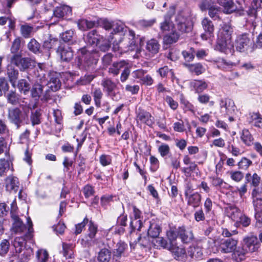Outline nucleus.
I'll list each match as a JSON object with an SVG mask.
<instances>
[{
    "mask_svg": "<svg viewBox=\"0 0 262 262\" xmlns=\"http://www.w3.org/2000/svg\"><path fill=\"white\" fill-rule=\"evenodd\" d=\"M27 221L29 227L27 233L25 234V236L16 237L15 238L13 242L15 252L18 253V257L21 259L22 262L27 261L30 258L33 252L32 249H26L24 250L23 254H20L24 250V247L25 241L26 239H30L32 237L33 224L30 217L28 218Z\"/></svg>",
    "mask_w": 262,
    "mask_h": 262,
    "instance_id": "1",
    "label": "nucleus"
},
{
    "mask_svg": "<svg viewBox=\"0 0 262 262\" xmlns=\"http://www.w3.org/2000/svg\"><path fill=\"white\" fill-rule=\"evenodd\" d=\"M166 235L171 242L175 241L177 237H179L182 243L188 244L194 238L192 231L186 229L184 226L179 227L178 228H170L167 231Z\"/></svg>",
    "mask_w": 262,
    "mask_h": 262,
    "instance_id": "2",
    "label": "nucleus"
},
{
    "mask_svg": "<svg viewBox=\"0 0 262 262\" xmlns=\"http://www.w3.org/2000/svg\"><path fill=\"white\" fill-rule=\"evenodd\" d=\"M34 73L36 77L39 79L40 83L37 82L34 83L31 92L32 97L35 98V100H37L40 97L42 93L43 86L42 83L45 81V74L42 73V70L40 68L39 69H36Z\"/></svg>",
    "mask_w": 262,
    "mask_h": 262,
    "instance_id": "3",
    "label": "nucleus"
},
{
    "mask_svg": "<svg viewBox=\"0 0 262 262\" xmlns=\"http://www.w3.org/2000/svg\"><path fill=\"white\" fill-rule=\"evenodd\" d=\"M8 117L9 121L14 124L17 128H19L24 120L21 111L18 107H12L8 109Z\"/></svg>",
    "mask_w": 262,
    "mask_h": 262,
    "instance_id": "4",
    "label": "nucleus"
},
{
    "mask_svg": "<svg viewBox=\"0 0 262 262\" xmlns=\"http://www.w3.org/2000/svg\"><path fill=\"white\" fill-rule=\"evenodd\" d=\"M32 60L30 58H23L21 55L14 54L11 58V62L15 64L21 71L27 69L31 65Z\"/></svg>",
    "mask_w": 262,
    "mask_h": 262,
    "instance_id": "5",
    "label": "nucleus"
},
{
    "mask_svg": "<svg viewBox=\"0 0 262 262\" xmlns=\"http://www.w3.org/2000/svg\"><path fill=\"white\" fill-rule=\"evenodd\" d=\"M215 50L225 54H231L233 51V42L231 40L217 38Z\"/></svg>",
    "mask_w": 262,
    "mask_h": 262,
    "instance_id": "6",
    "label": "nucleus"
},
{
    "mask_svg": "<svg viewBox=\"0 0 262 262\" xmlns=\"http://www.w3.org/2000/svg\"><path fill=\"white\" fill-rule=\"evenodd\" d=\"M221 112L224 115H230L232 114L235 109V105L233 100L226 99L225 100L222 99L220 101Z\"/></svg>",
    "mask_w": 262,
    "mask_h": 262,
    "instance_id": "7",
    "label": "nucleus"
},
{
    "mask_svg": "<svg viewBox=\"0 0 262 262\" xmlns=\"http://www.w3.org/2000/svg\"><path fill=\"white\" fill-rule=\"evenodd\" d=\"M244 242V244L243 246L245 248V250L248 251L249 253L256 251L259 247V244L257 237L255 236H251L245 238Z\"/></svg>",
    "mask_w": 262,
    "mask_h": 262,
    "instance_id": "8",
    "label": "nucleus"
},
{
    "mask_svg": "<svg viewBox=\"0 0 262 262\" xmlns=\"http://www.w3.org/2000/svg\"><path fill=\"white\" fill-rule=\"evenodd\" d=\"M251 44V42L248 35L243 34L237 37L235 46L237 50L242 52L247 50Z\"/></svg>",
    "mask_w": 262,
    "mask_h": 262,
    "instance_id": "9",
    "label": "nucleus"
},
{
    "mask_svg": "<svg viewBox=\"0 0 262 262\" xmlns=\"http://www.w3.org/2000/svg\"><path fill=\"white\" fill-rule=\"evenodd\" d=\"M202 25L205 33L202 34L201 38L204 40H207L213 36L214 26L212 22L208 18H204L202 20Z\"/></svg>",
    "mask_w": 262,
    "mask_h": 262,
    "instance_id": "10",
    "label": "nucleus"
},
{
    "mask_svg": "<svg viewBox=\"0 0 262 262\" xmlns=\"http://www.w3.org/2000/svg\"><path fill=\"white\" fill-rule=\"evenodd\" d=\"M253 205L255 211V218L256 220V226L260 228L262 226V199H253Z\"/></svg>",
    "mask_w": 262,
    "mask_h": 262,
    "instance_id": "11",
    "label": "nucleus"
},
{
    "mask_svg": "<svg viewBox=\"0 0 262 262\" xmlns=\"http://www.w3.org/2000/svg\"><path fill=\"white\" fill-rule=\"evenodd\" d=\"M237 244V241L233 238H229L223 240L220 245L221 251L224 253H229L234 251Z\"/></svg>",
    "mask_w": 262,
    "mask_h": 262,
    "instance_id": "12",
    "label": "nucleus"
},
{
    "mask_svg": "<svg viewBox=\"0 0 262 262\" xmlns=\"http://www.w3.org/2000/svg\"><path fill=\"white\" fill-rule=\"evenodd\" d=\"M57 52L60 54L61 59L63 61L69 62L73 58V51L71 48L68 45H60Z\"/></svg>",
    "mask_w": 262,
    "mask_h": 262,
    "instance_id": "13",
    "label": "nucleus"
},
{
    "mask_svg": "<svg viewBox=\"0 0 262 262\" xmlns=\"http://www.w3.org/2000/svg\"><path fill=\"white\" fill-rule=\"evenodd\" d=\"M147 235L152 238L158 237L161 232V228L157 222L154 220L147 225Z\"/></svg>",
    "mask_w": 262,
    "mask_h": 262,
    "instance_id": "14",
    "label": "nucleus"
},
{
    "mask_svg": "<svg viewBox=\"0 0 262 262\" xmlns=\"http://www.w3.org/2000/svg\"><path fill=\"white\" fill-rule=\"evenodd\" d=\"M13 221L12 227V231L15 233H27V227L18 215H12Z\"/></svg>",
    "mask_w": 262,
    "mask_h": 262,
    "instance_id": "15",
    "label": "nucleus"
},
{
    "mask_svg": "<svg viewBox=\"0 0 262 262\" xmlns=\"http://www.w3.org/2000/svg\"><path fill=\"white\" fill-rule=\"evenodd\" d=\"M185 200L188 206L196 208L201 204L202 196L198 192H194L193 193L185 196Z\"/></svg>",
    "mask_w": 262,
    "mask_h": 262,
    "instance_id": "16",
    "label": "nucleus"
},
{
    "mask_svg": "<svg viewBox=\"0 0 262 262\" xmlns=\"http://www.w3.org/2000/svg\"><path fill=\"white\" fill-rule=\"evenodd\" d=\"M218 33L219 38H223L231 40V35L233 30L229 24L223 23Z\"/></svg>",
    "mask_w": 262,
    "mask_h": 262,
    "instance_id": "17",
    "label": "nucleus"
},
{
    "mask_svg": "<svg viewBox=\"0 0 262 262\" xmlns=\"http://www.w3.org/2000/svg\"><path fill=\"white\" fill-rule=\"evenodd\" d=\"M252 6L253 7V10H252L253 15L251 16V18L248 20V22H251L254 30L257 26V18L256 10L262 8V0H253Z\"/></svg>",
    "mask_w": 262,
    "mask_h": 262,
    "instance_id": "18",
    "label": "nucleus"
},
{
    "mask_svg": "<svg viewBox=\"0 0 262 262\" xmlns=\"http://www.w3.org/2000/svg\"><path fill=\"white\" fill-rule=\"evenodd\" d=\"M6 188L9 191H14L16 192L19 188V182L16 177L13 176H9L5 180Z\"/></svg>",
    "mask_w": 262,
    "mask_h": 262,
    "instance_id": "19",
    "label": "nucleus"
},
{
    "mask_svg": "<svg viewBox=\"0 0 262 262\" xmlns=\"http://www.w3.org/2000/svg\"><path fill=\"white\" fill-rule=\"evenodd\" d=\"M103 39L96 33V31L93 30L88 33L84 38L85 41L91 46H97L100 43L101 39Z\"/></svg>",
    "mask_w": 262,
    "mask_h": 262,
    "instance_id": "20",
    "label": "nucleus"
},
{
    "mask_svg": "<svg viewBox=\"0 0 262 262\" xmlns=\"http://www.w3.org/2000/svg\"><path fill=\"white\" fill-rule=\"evenodd\" d=\"M128 63L125 60H121L119 62H115L108 68V72L112 74L114 76H117L120 72V70L123 69L127 66Z\"/></svg>",
    "mask_w": 262,
    "mask_h": 262,
    "instance_id": "21",
    "label": "nucleus"
},
{
    "mask_svg": "<svg viewBox=\"0 0 262 262\" xmlns=\"http://www.w3.org/2000/svg\"><path fill=\"white\" fill-rule=\"evenodd\" d=\"M137 119L148 126H151L154 123V117L149 112L145 111L139 112L137 115Z\"/></svg>",
    "mask_w": 262,
    "mask_h": 262,
    "instance_id": "22",
    "label": "nucleus"
},
{
    "mask_svg": "<svg viewBox=\"0 0 262 262\" xmlns=\"http://www.w3.org/2000/svg\"><path fill=\"white\" fill-rule=\"evenodd\" d=\"M71 13V8L68 6L63 5L56 7L54 11L53 15L55 17L60 18L65 16H69Z\"/></svg>",
    "mask_w": 262,
    "mask_h": 262,
    "instance_id": "23",
    "label": "nucleus"
},
{
    "mask_svg": "<svg viewBox=\"0 0 262 262\" xmlns=\"http://www.w3.org/2000/svg\"><path fill=\"white\" fill-rule=\"evenodd\" d=\"M190 87L196 93H201L208 86L207 83L202 80H194L190 83Z\"/></svg>",
    "mask_w": 262,
    "mask_h": 262,
    "instance_id": "24",
    "label": "nucleus"
},
{
    "mask_svg": "<svg viewBox=\"0 0 262 262\" xmlns=\"http://www.w3.org/2000/svg\"><path fill=\"white\" fill-rule=\"evenodd\" d=\"M128 246L127 244L123 242H118L116 246V248L113 251V256L116 258H120L125 255V252L127 249Z\"/></svg>",
    "mask_w": 262,
    "mask_h": 262,
    "instance_id": "25",
    "label": "nucleus"
},
{
    "mask_svg": "<svg viewBox=\"0 0 262 262\" xmlns=\"http://www.w3.org/2000/svg\"><path fill=\"white\" fill-rule=\"evenodd\" d=\"M226 211L229 217L234 221H238L242 214L240 209L235 206L228 207Z\"/></svg>",
    "mask_w": 262,
    "mask_h": 262,
    "instance_id": "26",
    "label": "nucleus"
},
{
    "mask_svg": "<svg viewBox=\"0 0 262 262\" xmlns=\"http://www.w3.org/2000/svg\"><path fill=\"white\" fill-rule=\"evenodd\" d=\"M217 3L224 8V10L227 13H231L234 12L236 7L234 4L233 0H216Z\"/></svg>",
    "mask_w": 262,
    "mask_h": 262,
    "instance_id": "27",
    "label": "nucleus"
},
{
    "mask_svg": "<svg viewBox=\"0 0 262 262\" xmlns=\"http://www.w3.org/2000/svg\"><path fill=\"white\" fill-rule=\"evenodd\" d=\"M101 84L106 94L111 93L117 87L116 84L109 78H103L101 81Z\"/></svg>",
    "mask_w": 262,
    "mask_h": 262,
    "instance_id": "28",
    "label": "nucleus"
},
{
    "mask_svg": "<svg viewBox=\"0 0 262 262\" xmlns=\"http://www.w3.org/2000/svg\"><path fill=\"white\" fill-rule=\"evenodd\" d=\"M249 121L257 127L262 128V116L258 112L249 114Z\"/></svg>",
    "mask_w": 262,
    "mask_h": 262,
    "instance_id": "29",
    "label": "nucleus"
},
{
    "mask_svg": "<svg viewBox=\"0 0 262 262\" xmlns=\"http://www.w3.org/2000/svg\"><path fill=\"white\" fill-rule=\"evenodd\" d=\"M183 64L191 73H193L196 75H200L205 71L204 68L200 63L194 64L184 63Z\"/></svg>",
    "mask_w": 262,
    "mask_h": 262,
    "instance_id": "30",
    "label": "nucleus"
},
{
    "mask_svg": "<svg viewBox=\"0 0 262 262\" xmlns=\"http://www.w3.org/2000/svg\"><path fill=\"white\" fill-rule=\"evenodd\" d=\"M91 94L93 97L96 106L98 108L101 107V99L103 94L99 88H95L92 90Z\"/></svg>",
    "mask_w": 262,
    "mask_h": 262,
    "instance_id": "31",
    "label": "nucleus"
},
{
    "mask_svg": "<svg viewBox=\"0 0 262 262\" xmlns=\"http://www.w3.org/2000/svg\"><path fill=\"white\" fill-rule=\"evenodd\" d=\"M241 139L242 142L248 146H251L253 143L254 139L247 129H244L241 133Z\"/></svg>",
    "mask_w": 262,
    "mask_h": 262,
    "instance_id": "32",
    "label": "nucleus"
},
{
    "mask_svg": "<svg viewBox=\"0 0 262 262\" xmlns=\"http://www.w3.org/2000/svg\"><path fill=\"white\" fill-rule=\"evenodd\" d=\"M188 254L192 258L201 259L203 256V250L198 246H191L189 247Z\"/></svg>",
    "mask_w": 262,
    "mask_h": 262,
    "instance_id": "33",
    "label": "nucleus"
},
{
    "mask_svg": "<svg viewBox=\"0 0 262 262\" xmlns=\"http://www.w3.org/2000/svg\"><path fill=\"white\" fill-rule=\"evenodd\" d=\"M20 31L21 35L25 38H28L32 36L34 33L33 26L26 23L20 26Z\"/></svg>",
    "mask_w": 262,
    "mask_h": 262,
    "instance_id": "34",
    "label": "nucleus"
},
{
    "mask_svg": "<svg viewBox=\"0 0 262 262\" xmlns=\"http://www.w3.org/2000/svg\"><path fill=\"white\" fill-rule=\"evenodd\" d=\"M111 259V252L106 248L102 249L98 253L97 259L99 262H110Z\"/></svg>",
    "mask_w": 262,
    "mask_h": 262,
    "instance_id": "35",
    "label": "nucleus"
},
{
    "mask_svg": "<svg viewBox=\"0 0 262 262\" xmlns=\"http://www.w3.org/2000/svg\"><path fill=\"white\" fill-rule=\"evenodd\" d=\"M159 48L160 45L158 41L155 39H151L146 43V49L151 54L157 53L159 52Z\"/></svg>",
    "mask_w": 262,
    "mask_h": 262,
    "instance_id": "36",
    "label": "nucleus"
},
{
    "mask_svg": "<svg viewBox=\"0 0 262 262\" xmlns=\"http://www.w3.org/2000/svg\"><path fill=\"white\" fill-rule=\"evenodd\" d=\"M82 55L79 57V60H81L80 63L82 61L85 64V66H90L93 63V58L92 57L91 53L89 52H86L85 49L81 50Z\"/></svg>",
    "mask_w": 262,
    "mask_h": 262,
    "instance_id": "37",
    "label": "nucleus"
},
{
    "mask_svg": "<svg viewBox=\"0 0 262 262\" xmlns=\"http://www.w3.org/2000/svg\"><path fill=\"white\" fill-rule=\"evenodd\" d=\"M168 249L176 257L178 258L183 256L186 253L184 248L178 247L172 243L170 244Z\"/></svg>",
    "mask_w": 262,
    "mask_h": 262,
    "instance_id": "38",
    "label": "nucleus"
},
{
    "mask_svg": "<svg viewBox=\"0 0 262 262\" xmlns=\"http://www.w3.org/2000/svg\"><path fill=\"white\" fill-rule=\"evenodd\" d=\"M145 224L143 225L140 220L133 219L131 218L129 228L130 233L135 231V230L141 231L142 228H145Z\"/></svg>",
    "mask_w": 262,
    "mask_h": 262,
    "instance_id": "39",
    "label": "nucleus"
},
{
    "mask_svg": "<svg viewBox=\"0 0 262 262\" xmlns=\"http://www.w3.org/2000/svg\"><path fill=\"white\" fill-rule=\"evenodd\" d=\"M28 49L34 54H38L41 52L40 43L34 38H32L28 43Z\"/></svg>",
    "mask_w": 262,
    "mask_h": 262,
    "instance_id": "40",
    "label": "nucleus"
},
{
    "mask_svg": "<svg viewBox=\"0 0 262 262\" xmlns=\"http://www.w3.org/2000/svg\"><path fill=\"white\" fill-rule=\"evenodd\" d=\"M180 37V35L174 31L164 37V42L166 44H172L176 42Z\"/></svg>",
    "mask_w": 262,
    "mask_h": 262,
    "instance_id": "41",
    "label": "nucleus"
},
{
    "mask_svg": "<svg viewBox=\"0 0 262 262\" xmlns=\"http://www.w3.org/2000/svg\"><path fill=\"white\" fill-rule=\"evenodd\" d=\"M48 85L53 91H56L60 88L61 82L57 77L53 76L51 77Z\"/></svg>",
    "mask_w": 262,
    "mask_h": 262,
    "instance_id": "42",
    "label": "nucleus"
},
{
    "mask_svg": "<svg viewBox=\"0 0 262 262\" xmlns=\"http://www.w3.org/2000/svg\"><path fill=\"white\" fill-rule=\"evenodd\" d=\"M73 245L71 244L62 243V254L67 259L71 258L73 254Z\"/></svg>",
    "mask_w": 262,
    "mask_h": 262,
    "instance_id": "43",
    "label": "nucleus"
},
{
    "mask_svg": "<svg viewBox=\"0 0 262 262\" xmlns=\"http://www.w3.org/2000/svg\"><path fill=\"white\" fill-rule=\"evenodd\" d=\"M97 243V241L94 237H90L86 234L84 237L80 240V244L84 248H89Z\"/></svg>",
    "mask_w": 262,
    "mask_h": 262,
    "instance_id": "44",
    "label": "nucleus"
},
{
    "mask_svg": "<svg viewBox=\"0 0 262 262\" xmlns=\"http://www.w3.org/2000/svg\"><path fill=\"white\" fill-rule=\"evenodd\" d=\"M10 162L5 159H0V177L4 176L10 169Z\"/></svg>",
    "mask_w": 262,
    "mask_h": 262,
    "instance_id": "45",
    "label": "nucleus"
},
{
    "mask_svg": "<svg viewBox=\"0 0 262 262\" xmlns=\"http://www.w3.org/2000/svg\"><path fill=\"white\" fill-rule=\"evenodd\" d=\"M248 253V251L245 250V248L243 246L242 248H238L234 252L233 257L237 261H241L245 258L246 254Z\"/></svg>",
    "mask_w": 262,
    "mask_h": 262,
    "instance_id": "46",
    "label": "nucleus"
},
{
    "mask_svg": "<svg viewBox=\"0 0 262 262\" xmlns=\"http://www.w3.org/2000/svg\"><path fill=\"white\" fill-rule=\"evenodd\" d=\"M41 115V114L40 111L38 110L31 112V114L30 115V120L33 126H35L40 123Z\"/></svg>",
    "mask_w": 262,
    "mask_h": 262,
    "instance_id": "47",
    "label": "nucleus"
},
{
    "mask_svg": "<svg viewBox=\"0 0 262 262\" xmlns=\"http://www.w3.org/2000/svg\"><path fill=\"white\" fill-rule=\"evenodd\" d=\"M7 74L11 82H15L18 78V71L14 69L12 66H9L7 68Z\"/></svg>",
    "mask_w": 262,
    "mask_h": 262,
    "instance_id": "48",
    "label": "nucleus"
},
{
    "mask_svg": "<svg viewBox=\"0 0 262 262\" xmlns=\"http://www.w3.org/2000/svg\"><path fill=\"white\" fill-rule=\"evenodd\" d=\"M6 97L8 102L12 105H16L19 102V96L14 91H11L9 92Z\"/></svg>",
    "mask_w": 262,
    "mask_h": 262,
    "instance_id": "49",
    "label": "nucleus"
},
{
    "mask_svg": "<svg viewBox=\"0 0 262 262\" xmlns=\"http://www.w3.org/2000/svg\"><path fill=\"white\" fill-rule=\"evenodd\" d=\"M10 243L7 239H3L0 243V255L5 256L9 251L10 248Z\"/></svg>",
    "mask_w": 262,
    "mask_h": 262,
    "instance_id": "50",
    "label": "nucleus"
},
{
    "mask_svg": "<svg viewBox=\"0 0 262 262\" xmlns=\"http://www.w3.org/2000/svg\"><path fill=\"white\" fill-rule=\"evenodd\" d=\"M89 228L88 233L86 234L90 237H96L97 233L98 232V227L94 222L90 221L89 223Z\"/></svg>",
    "mask_w": 262,
    "mask_h": 262,
    "instance_id": "51",
    "label": "nucleus"
},
{
    "mask_svg": "<svg viewBox=\"0 0 262 262\" xmlns=\"http://www.w3.org/2000/svg\"><path fill=\"white\" fill-rule=\"evenodd\" d=\"M36 257L37 262H47L48 260L49 254L46 250L40 249L36 252Z\"/></svg>",
    "mask_w": 262,
    "mask_h": 262,
    "instance_id": "52",
    "label": "nucleus"
},
{
    "mask_svg": "<svg viewBox=\"0 0 262 262\" xmlns=\"http://www.w3.org/2000/svg\"><path fill=\"white\" fill-rule=\"evenodd\" d=\"M180 55V51L176 49L171 48L169 49L168 53L166 54V57L171 61H176L178 59Z\"/></svg>",
    "mask_w": 262,
    "mask_h": 262,
    "instance_id": "53",
    "label": "nucleus"
},
{
    "mask_svg": "<svg viewBox=\"0 0 262 262\" xmlns=\"http://www.w3.org/2000/svg\"><path fill=\"white\" fill-rule=\"evenodd\" d=\"M180 103L185 111H193L194 107L193 105L185 99L183 95H181Z\"/></svg>",
    "mask_w": 262,
    "mask_h": 262,
    "instance_id": "54",
    "label": "nucleus"
},
{
    "mask_svg": "<svg viewBox=\"0 0 262 262\" xmlns=\"http://www.w3.org/2000/svg\"><path fill=\"white\" fill-rule=\"evenodd\" d=\"M195 51L193 48H190L188 50L182 52V54L186 61L190 62L192 61L194 58Z\"/></svg>",
    "mask_w": 262,
    "mask_h": 262,
    "instance_id": "55",
    "label": "nucleus"
},
{
    "mask_svg": "<svg viewBox=\"0 0 262 262\" xmlns=\"http://www.w3.org/2000/svg\"><path fill=\"white\" fill-rule=\"evenodd\" d=\"M177 29L181 32H189L191 29V25L189 21L186 23H179L176 24Z\"/></svg>",
    "mask_w": 262,
    "mask_h": 262,
    "instance_id": "56",
    "label": "nucleus"
},
{
    "mask_svg": "<svg viewBox=\"0 0 262 262\" xmlns=\"http://www.w3.org/2000/svg\"><path fill=\"white\" fill-rule=\"evenodd\" d=\"M18 88L21 92L26 94L30 89V84L25 79H21L18 83Z\"/></svg>",
    "mask_w": 262,
    "mask_h": 262,
    "instance_id": "57",
    "label": "nucleus"
},
{
    "mask_svg": "<svg viewBox=\"0 0 262 262\" xmlns=\"http://www.w3.org/2000/svg\"><path fill=\"white\" fill-rule=\"evenodd\" d=\"M229 173L232 180L237 182H240L244 178V173L240 171H231Z\"/></svg>",
    "mask_w": 262,
    "mask_h": 262,
    "instance_id": "58",
    "label": "nucleus"
},
{
    "mask_svg": "<svg viewBox=\"0 0 262 262\" xmlns=\"http://www.w3.org/2000/svg\"><path fill=\"white\" fill-rule=\"evenodd\" d=\"M89 223V219L85 217L81 223L75 225V230L74 233L78 235L81 233L85 225Z\"/></svg>",
    "mask_w": 262,
    "mask_h": 262,
    "instance_id": "59",
    "label": "nucleus"
},
{
    "mask_svg": "<svg viewBox=\"0 0 262 262\" xmlns=\"http://www.w3.org/2000/svg\"><path fill=\"white\" fill-rule=\"evenodd\" d=\"M124 25L121 22H113V27H112V31L111 32L112 34L117 33L119 32H123L124 30Z\"/></svg>",
    "mask_w": 262,
    "mask_h": 262,
    "instance_id": "60",
    "label": "nucleus"
},
{
    "mask_svg": "<svg viewBox=\"0 0 262 262\" xmlns=\"http://www.w3.org/2000/svg\"><path fill=\"white\" fill-rule=\"evenodd\" d=\"M252 163V161L247 158L243 157L238 163V166L239 169H247Z\"/></svg>",
    "mask_w": 262,
    "mask_h": 262,
    "instance_id": "61",
    "label": "nucleus"
},
{
    "mask_svg": "<svg viewBox=\"0 0 262 262\" xmlns=\"http://www.w3.org/2000/svg\"><path fill=\"white\" fill-rule=\"evenodd\" d=\"M216 2V0H203L201 5V9L204 10L212 8L215 6L214 4Z\"/></svg>",
    "mask_w": 262,
    "mask_h": 262,
    "instance_id": "62",
    "label": "nucleus"
},
{
    "mask_svg": "<svg viewBox=\"0 0 262 262\" xmlns=\"http://www.w3.org/2000/svg\"><path fill=\"white\" fill-rule=\"evenodd\" d=\"M172 27V23L167 16L164 18V21L161 24L160 28L163 31H169Z\"/></svg>",
    "mask_w": 262,
    "mask_h": 262,
    "instance_id": "63",
    "label": "nucleus"
},
{
    "mask_svg": "<svg viewBox=\"0 0 262 262\" xmlns=\"http://www.w3.org/2000/svg\"><path fill=\"white\" fill-rule=\"evenodd\" d=\"M175 20L176 24H179V23H183L189 21L183 11H181L177 13Z\"/></svg>",
    "mask_w": 262,
    "mask_h": 262,
    "instance_id": "64",
    "label": "nucleus"
}]
</instances>
